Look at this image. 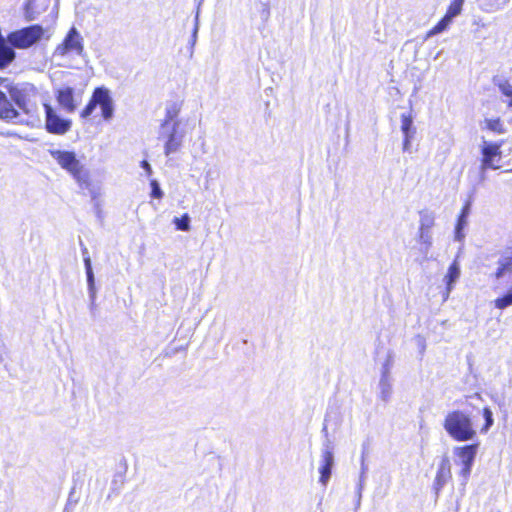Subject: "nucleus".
Here are the masks:
<instances>
[{
    "mask_svg": "<svg viewBox=\"0 0 512 512\" xmlns=\"http://www.w3.org/2000/svg\"><path fill=\"white\" fill-rule=\"evenodd\" d=\"M414 137H408V136H404V140H403V150L404 151H409L410 150V146H411V141Z\"/></svg>",
    "mask_w": 512,
    "mask_h": 512,
    "instance_id": "41",
    "label": "nucleus"
},
{
    "mask_svg": "<svg viewBox=\"0 0 512 512\" xmlns=\"http://www.w3.org/2000/svg\"><path fill=\"white\" fill-rule=\"evenodd\" d=\"M459 277H460V266H459L457 260H454V262L450 265V267L448 269V273L445 277L446 285H447V296L453 289V286Z\"/></svg>",
    "mask_w": 512,
    "mask_h": 512,
    "instance_id": "16",
    "label": "nucleus"
},
{
    "mask_svg": "<svg viewBox=\"0 0 512 512\" xmlns=\"http://www.w3.org/2000/svg\"><path fill=\"white\" fill-rule=\"evenodd\" d=\"M0 118L13 120L19 117V112L7 98L6 92L16 106L26 115H32L35 106L31 103L27 88L14 85L9 79L0 77Z\"/></svg>",
    "mask_w": 512,
    "mask_h": 512,
    "instance_id": "1",
    "label": "nucleus"
},
{
    "mask_svg": "<svg viewBox=\"0 0 512 512\" xmlns=\"http://www.w3.org/2000/svg\"><path fill=\"white\" fill-rule=\"evenodd\" d=\"M462 11V8L458 6L456 3H451V5L448 8L447 15L453 19L454 17L458 16Z\"/></svg>",
    "mask_w": 512,
    "mask_h": 512,
    "instance_id": "36",
    "label": "nucleus"
},
{
    "mask_svg": "<svg viewBox=\"0 0 512 512\" xmlns=\"http://www.w3.org/2000/svg\"><path fill=\"white\" fill-rule=\"evenodd\" d=\"M45 110V129L47 132L55 135H64L70 131L72 121L62 118L57 111L50 105L44 104Z\"/></svg>",
    "mask_w": 512,
    "mask_h": 512,
    "instance_id": "8",
    "label": "nucleus"
},
{
    "mask_svg": "<svg viewBox=\"0 0 512 512\" xmlns=\"http://www.w3.org/2000/svg\"><path fill=\"white\" fill-rule=\"evenodd\" d=\"M79 244L81 247V252H82V256H83V262H84V266H85L86 275H89V273H93L91 258L89 256L87 247L84 245V243L81 239L79 241Z\"/></svg>",
    "mask_w": 512,
    "mask_h": 512,
    "instance_id": "25",
    "label": "nucleus"
},
{
    "mask_svg": "<svg viewBox=\"0 0 512 512\" xmlns=\"http://www.w3.org/2000/svg\"><path fill=\"white\" fill-rule=\"evenodd\" d=\"M84 52L83 38L75 27H72L64 38L63 42L59 44L54 54L57 56H66L74 53L81 56Z\"/></svg>",
    "mask_w": 512,
    "mask_h": 512,
    "instance_id": "9",
    "label": "nucleus"
},
{
    "mask_svg": "<svg viewBox=\"0 0 512 512\" xmlns=\"http://www.w3.org/2000/svg\"><path fill=\"white\" fill-rule=\"evenodd\" d=\"M185 138V132L180 130V122H162L158 131V139L164 141V154L169 157L178 152Z\"/></svg>",
    "mask_w": 512,
    "mask_h": 512,
    "instance_id": "5",
    "label": "nucleus"
},
{
    "mask_svg": "<svg viewBox=\"0 0 512 512\" xmlns=\"http://www.w3.org/2000/svg\"><path fill=\"white\" fill-rule=\"evenodd\" d=\"M509 271L506 267L502 266V265H498V268H497V271L495 273V277L497 279H500L501 277H503V275L505 274V272Z\"/></svg>",
    "mask_w": 512,
    "mask_h": 512,
    "instance_id": "40",
    "label": "nucleus"
},
{
    "mask_svg": "<svg viewBox=\"0 0 512 512\" xmlns=\"http://www.w3.org/2000/svg\"><path fill=\"white\" fill-rule=\"evenodd\" d=\"M478 448L479 443H473L470 445L455 447L453 450L454 455L457 457L456 464L461 466L458 473L461 495H464Z\"/></svg>",
    "mask_w": 512,
    "mask_h": 512,
    "instance_id": "4",
    "label": "nucleus"
},
{
    "mask_svg": "<svg viewBox=\"0 0 512 512\" xmlns=\"http://www.w3.org/2000/svg\"><path fill=\"white\" fill-rule=\"evenodd\" d=\"M498 265H502L508 270L512 269V247H509L505 250L504 254L498 260Z\"/></svg>",
    "mask_w": 512,
    "mask_h": 512,
    "instance_id": "32",
    "label": "nucleus"
},
{
    "mask_svg": "<svg viewBox=\"0 0 512 512\" xmlns=\"http://www.w3.org/2000/svg\"><path fill=\"white\" fill-rule=\"evenodd\" d=\"M48 152L63 170L71 174L77 181L81 180L84 167L75 152L60 149H49Z\"/></svg>",
    "mask_w": 512,
    "mask_h": 512,
    "instance_id": "7",
    "label": "nucleus"
},
{
    "mask_svg": "<svg viewBox=\"0 0 512 512\" xmlns=\"http://www.w3.org/2000/svg\"><path fill=\"white\" fill-rule=\"evenodd\" d=\"M56 100L67 113H73L78 106L72 87L59 88L56 91Z\"/></svg>",
    "mask_w": 512,
    "mask_h": 512,
    "instance_id": "12",
    "label": "nucleus"
},
{
    "mask_svg": "<svg viewBox=\"0 0 512 512\" xmlns=\"http://www.w3.org/2000/svg\"><path fill=\"white\" fill-rule=\"evenodd\" d=\"M465 0H454L453 2L456 3L458 6L462 8Z\"/></svg>",
    "mask_w": 512,
    "mask_h": 512,
    "instance_id": "44",
    "label": "nucleus"
},
{
    "mask_svg": "<svg viewBox=\"0 0 512 512\" xmlns=\"http://www.w3.org/2000/svg\"><path fill=\"white\" fill-rule=\"evenodd\" d=\"M392 378H380L378 388V397L384 403H388L393 392Z\"/></svg>",
    "mask_w": 512,
    "mask_h": 512,
    "instance_id": "14",
    "label": "nucleus"
},
{
    "mask_svg": "<svg viewBox=\"0 0 512 512\" xmlns=\"http://www.w3.org/2000/svg\"><path fill=\"white\" fill-rule=\"evenodd\" d=\"M465 0H454L453 2L456 3L458 6L462 8Z\"/></svg>",
    "mask_w": 512,
    "mask_h": 512,
    "instance_id": "45",
    "label": "nucleus"
},
{
    "mask_svg": "<svg viewBox=\"0 0 512 512\" xmlns=\"http://www.w3.org/2000/svg\"><path fill=\"white\" fill-rule=\"evenodd\" d=\"M434 225V215L430 212L420 213V229L419 230H431Z\"/></svg>",
    "mask_w": 512,
    "mask_h": 512,
    "instance_id": "23",
    "label": "nucleus"
},
{
    "mask_svg": "<svg viewBox=\"0 0 512 512\" xmlns=\"http://www.w3.org/2000/svg\"><path fill=\"white\" fill-rule=\"evenodd\" d=\"M443 427L452 439L459 442L471 441L477 435L470 414L462 410L448 412Z\"/></svg>",
    "mask_w": 512,
    "mask_h": 512,
    "instance_id": "2",
    "label": "nucleus"
},
{
    "mask_svg": "<svg viewBox=\"0 0 512 512\" xmlns=\"http://www.w3.org/2000/svg\"><path fill=\"white\" fill-rule=\"evenodd\" d=\"M178 113H179V108L177 107V105L175 103L169 105L166 107V113H165V118L162 122H180L177 117H178Z\"/></svg>",
    "mask_w": 512,
    "mask_h": 512,
    "instance_id": "24",
    "label": "nucleus"
},
{
    "mask_svg": "<svg viewBox=\"0 0 512 512\" xmlns=\"http://www.w3.org/2000/svg\"><path fill=\"white\" fill-rule=\"evenodd\" d=\"M95 308H96V304L95 303L94 304L90 303V310H91L92 314H94Z\"/></svg>",
    "mask_w": 512,
    "mask_h": 512,
    "instance_id": "46",
    "label": "nucleus"
},
{
    "mask_svg": "<svg viewBox=\"0 0 512 512\" xmlns=\"http://www.w3.org/2000/svg\"><path fill=\"white\" fill-rule=\"evenodd\" d=\"M393 355L391 352L387 354L386 360L382 365L381 377L380 378H392L391 369L393 366Z\"/></svg>",
    "mask_w": 512,
    "mask_h": 512,
    "instance_id": "26",
    "label": "nucleus"
},
{
    "mask_svg": "<svg viewBox=\"0 0 512 512\" xmlns=\"http://www.w3.org/2000/svg\"><path fill=\"white\" fill-rule=\"evenodd\" d=\"M510 0H479L482 10L485 12H495L504 8Z\"/></svg>",
    "mask_w": 512,
    "mask_h": 512,
    "instance_id": "18",
    "label": "nucleus"
},
{
    "mask_svg": "<svg viewBox=\"0 0 512 512\" xmlns=\"http://www.w3.org/2000/svg\"><path fill=\"white\" fill-rule=\"evenodd\" d=\"M401 131L404 136L414 137L416 134V128L413 126L412 115L403 113L401 115Z\"/></svg>",
    "mask_w": 512,
    "mask_h": 512,
    "instance_id": "17",
    "label": "nucleus"
},
{
    "mask_svg": "<svg viewBox=\"0 0 512 512\" xmlns=\"http://www.w3.org/2000/svg\"><path fill=\"white\" fill-rule=\"evenodd\" d=\"M483 417L485 420V424L481 429V432L486 433L494 424L493 413L490 408L485 407L483 409Z\"/></svg>",
    "mask_w": 512,
    "mask_h": 512,
    "instance_id": "30",
    "label": "nucleus"
},
{
    "mask_svg": "<svg viewBox=\"0 0 512 512\" xmlns=\"http://www.w3.org/2000/svg\"><path fill=\"white\" fill-rule=\"evenodd\" d=\"M366 471H367V467L364 463V456H362V462H361V473H360V477H359V483H362L364 485V481H365V478H366Z\"/></svg>",
    "mask_w": 512,
    "mask_h": 512,
    "instance_id": "38",
    "label": "nucleus"
},
{
    "mask_svg": "<svg viewBox=\"0 0 512 512\" xmlns=\"http://www.w3.org/2000/svg\"><path fill=\"white\" fill-rule=\"evenodd\" d=\"M497 87L501 93L507 97V105L512 108V85L507 80H499L496 82Z\"/></svg>",
    "mask_w": 512,
    "mask_h": 512,
    "instance_id": "20",
    "label": "nucleus"
},
{
    "mask_svg": "<svg viewBox=\"0 0 512 512\" xmlns=\"http://www.w3.org/2000/svg\"><path fill=\"white\" fill-rule=\"evenodd\" d=\"M322 432L325 435V440L322 444L321 455H325L327 452H329L330 454H333L334 447H333V443H332L331 439L328 437V430H327L326 425L323 426Z\"/></svg>",
    "mask_w": 512,
    "mask_h": 512,
    "instance_id": "31",
    "label": "nucleus"
},
{
    "mask_svg": "<svg viewBox=\"0 0 512 512\" xmlns=\"http://www.w3.org/2000/svg\"><path fill=\"white\" fill-rule=\"evenodd\" d=\"M190 221H191L190 216L187 213L182 215V217H180V218L175 217L173 219V223L175 224L176 229L180 230V231H185V232L189 231L191 228Z\"/></svg>",
    "mask_w": 512,
    "mask_h": 512,
    "instance_id": "22",
    "label": "nucleus"
},
{
    "mask_svg": "<svg viewBox=\"0 0 512 512\" xmlns=\"http://www.w3.org/2000/svg\"><path fill=\"white\" fill-rule=\"evenodd\" d=\"M334 466V454H330L327 452L325 455H321V461L319 466V473L320 478L319 482L326 487L331 474H332V468Z\"/></svg>",
    "mask_w": 512,
    "mask_h": 512,
    "instance_id": "13",
    "label": "nucleus"
},
{
    "mask_svg": "<svg viewBox=\"0 0 512 512\" xmlns=\"http://www.w3.org/2000/svg\"><path fill=\"white\" fill-rule=\"evenodd\" d=\"M363 484L362 483H358L357 485V493H356V500H355V505H356V508H359L360 505H361V499H362V490H363Z\"/></svg>",
    "mask_w": 512,
    "mask_h": 512,
    "instance_id": "37",
    "label": "nucleus"
},
{
    "mask_svg": "<svg viewBox=\"0 0 512 512\" xmlns=\"http://www.w3.org/2000/svg\"><path fill=\"white\" fill-rule=\"evenodd\" d=\"M124 484V476L122 474L116 475L111 483V491L116 494L119 493L120 489Z\"/></svg>",
    "mask_w": 512,
    "mask_h": 512,
    "instance_id": "33",
    "label": "nucleus"
},
{
    "mask_svg": "<svg viewBox=\"0 0 512 512\" xmlns=\"http://www.w3.org/2000/svg\"><path fill=\"white\" fill-rule=\"evenodd\" d=\"M451 478V463L449 458L444 456L439 463V467L433 483V489L436 498H438L440 491L451 480Z\"/></svg>",
    "mask_w": 512,
    "mask_h": 512,
    "instance_id": "11",
    "label": "nucleus"
},
{
    "mask_svg": "<svg viewBox=\"0 0 512 512\" xmlns=\"http://www.w3.org/2000/svg\"><path fill=\"white\" fill-rule=\"evenodd\" d=\"M419 241L423 245L421 249L424 254H427L432 245V234L430 230H419Z\"/></svg>",
    "mask_w": 512,
    "mask_h": 512,
    "instance_id": "21",
    "label": "nucleus"
},
{
    "mask_svg": "<svg viewBox=\"0 0 512 512\" xmlns=\"http://www.w3.org/2000/svg\"><path fill=\"white\" fill-rule=\"evenodd\" d=\"M35 1L36 0H29L26 5L25 18L28 21H33L36 18L35 14L33 12V6H34Z\"/></svg>",
    "mask_w": 512,
    "mask_h": 512,
    "instance_id": "35",
    "label": "nucleus"
},
{
    "mask_svg": "<svg viewBox=\"0 0 512 512\" xmlns=\"http://www.w3.org/2000/svg\"><path fill=\"white\" fill-rule=\"evenodd\" d=\"M485 123L486 127L493 132H496L498 134H503L505 132V129L500 119H486Z\"/></svg>",
    "mask_w": 512,
    "mask_h": 512,
    "instance_id": "29",
    "label": "nucleus"
},
{
    "mask_svg": "<svg viewBox=\"0 0 512 512\" xmlns=\"http://www.w3.org/2000/svg\"><path fill=\"white\" fill-rule=\"evenodd\" d=\"M197 31H198V26L196 25V26H195V29H194V32H193V44H194V43H195V41H196Z\"/></svg>",
    "mask_w": 512,
    "mask_h": 512,
    "instance_id": "43",
    "label": "nucleus"
},
{
    "mask_svg": "<svg viewBox=\"0 0 512 512\" xmlns=\"http://www.w3.org/2000/svg\"><path fill=\"white\" fill-rule=\"evenodd\" d=\"M86 277H87L89 299H90L91 304H94V302L96 300V294H97L94 273H89V275H86Z\"/></svg>",
    "mask_w": 512,
    "mask_h": 512,
    "instance_id": "27",
    "label": "nucleus"
},
{
    "mask_svg": "<svg viewBox=\"0 0 512 512\" xmlns=\"http://www.w3.org/2000/svg\"><path fill=\"white\" fill-rule=\"evenodd\" d=\"M480 174L481 181H483L485 179V172L482 173V171L480 170Z\"/></svg>",
    "mask_w": 512,
    "mask_h": 512,
    "instance_id": "47",
    "label": "nucleus"
},
{
    "mask_svg": "<svg viewBox=\"0 0 512 512\" xmlns=\"http://www.w3.org/2000/svg\"><path fill=\"white\" fill-rule=\"evenodd\" d=\"M51 33L48 28L35 24L8 34L7 41L17 49H28L38 43L42 38L47 40Z\"/></svg>",
    "mask_w": 512,
    "mask_h": 512,
    "instance_id": "3",
    "label": "nucleus"
},
{
    "mask_svg": "<svg viewBox=\"0 0 512 512\" xmlns=\"http://www.w3.org/2000/svg\"><path fill=\"white\" fill-rule=\"evenodd\" d=\"M415 340L421 350V353H423L426 348L425 339L423 337H421L420 335H418V336H416Z\"/></svg>",
    "mask_w": 512,
    "mask_h": 512,
    "instance_id": "39",
    "label": "nucleus"
},
{
    "mask_svg": "<svg viewBox=\"0 0 512 512\" xmlns=\"http://www.w3.org/2000/svg\"><path fill=\"white\" fill-rule=\"evenodd\" d=\"M141 167L147 172L148 175H151L152 168L151 165L146 160H143L141 162Z\"/></svg>",
    "mask_w": 512,
    "mask_h": 512,
    "instance_id": "42",
    "label": "nucleus"
},
{
    "mask_svg": "<svg viewBox=\"0 0 512 512\" xmlns=\"http://www.w3.org/2000/svg\"><path fill=\"white\" fill-rule=\"evenodd\" d=\"M512 305V288L503 296L495 300V307L504 309Z\"/></svg>",
    "mask_w": 512,
    "mask_h": 512,
    "instance_id": "28",
    "label": "nucleus"
},
{
    "mask_svg": "<svg viewBox=\"0 0 512 512\" xmlns=\"http://www.w3.org/2000/svg\"><path fill=\"white\" fill-rule=\"evenodd\" d=\"M501 144L498 143H487L484 142L482 146V162H481V171L482 173L486 172L487 169H497L499 166L495 164V161L500 160Z\"/></svg>",
    "mask_w": 512,
    "mask_h": 512,
    "instance_id": "10",
    "label": "nucleus"
},
{
    "mask_svg": "<svg viewBox=\"0 0 512 512\" xmlns=\"http://www.w3.org/2000/svg\"><path fill=\"white\" fill-rule=\"evenodd\" d=\"M453 19H451L447 14L427 33L426 38H430L434 35L442 33L445 31Z\"/></svg>",
    "mask_w": 512,
    "mask_h": 512,
    "instance_id": "19",
    "label": "nucleus"
},
{
    "mask_svg": "<svg viewBox=\"0 0 512 512\" xmlns=\"http://www.w3.org/2000/svg\"><path fill=\"white\" fill-rule=\"evenodd\" d=\"M151 196L156 199L163 197V192L157 180H152L151 183Z\"/></svg>",
    "mask_w": 512,
    "mask_h": 512,
    "instance_id": "34",
    "label": "nucleus"
},
{
    "mask_svg": "<svg viewBox=\"0 0 512 512\" xmlns=\"http://www.w3.org/2000/svg\"><path fill=\"white\" fill-rule=\"evenodd\" d=\"M469 213H470V204L467 203L463 207L461 214L459 215L457 225L455 228V240H457V241H462L464 238V234H463L462 230L464 229V227L467 224V218H468Z\"/></svg>",
    "mask_w": 512,
    "mask_h": 512,
    "instance_id": "15",
    "label": "nucleus"
},
{
    "mask_svg": "<svg viewBox=\"0 0 512 512\" xmlns=\"http://www.w3.org/2000/svg\"><path fill=\"white\" fill-rule=\"evenodd\" d=\"M96 106H100L104 120L109 121L112 119L114 115V102L107 88L98 87L94 90L89 103L81 112V117L88 118Z\"/></svg>",
    "mask_w": 512,
    "mask_h": 512,
    "instance_id": "6",
    "label": "nucleus"
}]
</instances>
